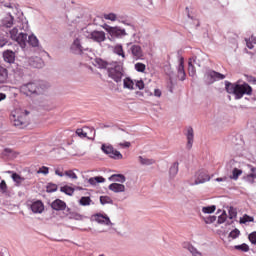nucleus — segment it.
I'll return each mask as SVG.
<instances>
[{
    "label": "nucleus",
    "instance_id": "f257e3e1",
    "mask_svg": "<svg viewBox=\"0 0 256 256\" xmlns=\"http://www.w3.org/2000/svg\"><path fill=\"white\" fill-rule=\"evenodd\" d=\"M18 19L20 22H18L16 27L10 30V37L13 41H16L22 49H25V47H27L28 34L26 32H19V29L20 31H29V22H27V18L23 16V13H21Z\"/></svg>",
    "mask_w": 256,
    "mask_h": 256
},
{
    "label": "nucleus",
    "instance_id": "f03ea898",
    "mask_svg": "<svg viewBox=\"0 0 256 256\" xmlns=\"http://www.w3.org/2000/svg\"><path fill=\"white\" fill-rule=\"evenodd\" d=\"M225 89L230 95H234L235 99H243V95H252L253 88L247 83L237 84L225 81Z\"/></svg>",
    "mask_w": 256,
    "mask_h": 256
},
{
    "label": "nucleus",
    "instance_id": "7ed1b4c3",
    "mask_svg": "<svg viewBox=\"0 0 256 256\" xmlns=\"http://www.w3.org/2000/svg\"><path fill=\"white\" fill-rule=\"evenodd\" d=\"M47 87L49 85L43 81L28 82L20 86V93H23L27 97H31V95H43Z\"/></svg>",
    "mask_w": 256,
    "mask_h": 256
},
{
    "label": "nucleus",
    "instance_id": "20e7f679",
    "mask_svg": "<svg viewBox=\"0 0 256 256\" xmlns=\"http://www.w3.org/2000/svg\"><path fill=\"white\" fill-rule=\"evenodd\" d=\"M107 71H108V77H110V79L115 81V83H121V80L125 75L122 64L113 62L112 64H110V67H108Z\"/></svg>",
    "mask_w": 256,
    "mask_h": 256
},
{
    "label": "nucleus",
    "instance_id": "39448f33",
    "mask_svg": "<svg viewBox=\"0 0 256 256\" xmlns=\"http://www.w3.org/2000/svg\"><path fill=\"white\" fill-rule=\"evenodd\" d=\"M207 181H211V176H209L206 171L200 170L195 173V175L190 179L189 183L193 186L207 183Z\"/></svg>",
    "mask_w": 256,
    "mask_h": 256
},
{
    "label": "nucleus",
    "instance_id": "423d86ee",
    "mask_svg": "<svg viewBox=\"0 0 256 256\" xmlns=\"http://www.w3.org/2000/svg\"><path fill=\"white\" fill-rule=\"evenodd\" d=\"M101 151H103L105 155H108L110 159H123V154H121V152L113 148L111 144H102Z\"/></svg>",
    "mask_w": 256,
    "mask_h": 256
},
{
    "label": "nucleus",
    "instance_id": "0eeeda50",
    "mask_svg": "<svg viewBox=\"0 0 256 256\" xmlns=\"http://www.w3.org/2000/svg\"><path fill=\"white\" fill-rule=\"evenodd\" d=\"M27 115H29V111L25 110L23 112L21 110H17L13 114L15 127H23V125H27Z\"/></svg>",
    "mask_w": 256,
    "mask_h": 256
},
{
    "label": "nucleus",
    "instance_id": "6e6552de",
    "mask_svg": "<svg viewBox=\"0 0 256 256\" xmlns=\"http://www.w3.org/2000/svg\"><path fill=\"white\" fill-rule=\"evenodd\" d=\"M205 77L208 80V83L210 85L215 83V81H223V79H225V75L224 74L216 72L215 70H208L205 73Z\"/></svg>",
    "mask_w": 256,
    "mask_h": 256
},
{
    "label": "nucleus",
    "instance_id": "1a4fd4ad",
    "mask_svg": "<svg viewBox=\"0 0 256 256\" xmlns=\"http://www.w3.org/2000/svg\"><path fill=\"white\" fill-rule=\"evenodd\" d=\"M92 221H96V223H99L100 225H113L111 222V219L107 214H101V213H96L91 216Z\"/></svg>",
    "mask_w": 256,
    "mask_h": 256
},
{
    "label": "nucleus",
    "instance_id": "9d476101",
    "mask_svg": "<svg viewBox=\"0 0 256 256\" xmlns=\"http://www.w3.org/2000/svg\"><path fill=\"white\" fill-rule=\"evenodd\" d=\"M70 51L74 53V55H83L84 51H89V48H83V45H81V39L76 38L70 47Z\"/></svg>",
    "mask_w": 256,
    "mask_h": 256
},
{
    "label": "nucleus",
    "instance_id": "9b49d317",
    "mask_svg": "<svg viewBox=\"0 0 256 256\" xmlns=\"http://www.w3.org/2000/svg\"><path fill=\"white\" fill-rule=\"evenodd\" d=\"M88 39H91L94 43L101 44L107 39V37L105 36L104 31L94 30L88 35Z\"/></svg>",
    "mask_w": 256,
    "mask_h": 256
},
{
    "label": "nucleus",
    "instance_id": "f8f14e48",
    "mask_svg": "<svg viewBox=\"0 0 256 256\" xmlns=\"http://www.w3.org/2000/svg\"><path fill=\"white\" fill-rule=\"evenodd\" d=\"M108 33L111 37H114L116 39H121V37H125L127 35L125 29H121L119 27H110L108 29Z\"/></svg>",
    "mask_w": 256,
    "mask_h": 256
},
{
    "label": "nucleus",
    "instance_id": "ddd939ff",
    "mask_svg": "<svg viewBox=\"0 0 256 256\" xmlns=\"http://www.w3.org/2000/svg\"><path fill=\"white\" fill-rule=\"evenodd\" d=\"M17 49L16 50H5L3 52V59L5 61V63H15V54L17 53L19 46H16Z\"/></svg>",
    "mask_w": 256,
    "mask_h": 256
},
{
    "label": "nucleus",
    "instance_id": "4468645a",
    "mask_svg": "<svg viewBox=\"0 0 256 256\" xmlns=\"http://www.w3.org/2000/svg\"><path fill=\"white\" fill-rule=\"evenodd\" d=\"M130 52L133 59H136V61L143 58V49L139 45H132L130 47Z\"/></svg>",
    "mask_w": 256,
    "mask_h": 256
},
{
    "label": "nucleus",
    "instance_id": "2eb2a0df",
    "mask_svg": "<svg viewBox=\"0 0 256 256\" xmlns=\"http://www.w3.org/2000/svg\"><path fill=\"white\" fill-rule=\"evenodd\" d=\"M177 71H178V79L180 81H185L187 74L185 73V60L183 59V57L179 59V65H178Z\"/></svg>",
    "mask_w": 256,
    "mask_h": 256
},
{
    "label": "nucleus",
    "instance_id": "dca6fc26",
    "mask_svg": "<svg viewBox=\"0 0 256 256\" xmlns=\"http://www.w3.org/2000/svg\"><path fill=\"white\" fill-rule=\"evenodd\" d=\"M1 25L6 29H10L12 25H15V18L11 13H7L1 20Z\"/></svg>",
    "mask_w": 256,
    "mask_h": 256
},
{
    "label": "nucleus",
    "instance_id": "f3484780",
    "mask_svg": "<svg viewBox=\"0 0 256 256\" xmlns=\"http://www.w3.org/2000/svg\"><path fill=\"white\" fill-rule=\"evenodd\" d=\"M194 65H197V57L196 56L191 57L188 61V75L190 77H195V75L197 74V70H195Z\"/></svg>",
    "mask_w": 256,
    "mask_h": 256
},
{
    "label": "nucleus",
    "instance_id": "a211bd4d",
    "mask_svg": "<svg viewBox=\"0 0 256 256\" xmlns=\"http://www.w3.org/2000/svg\"><path fill=\"white\" fill-rule=\"evenodd\" d=\"M51 207L54 211H65L67 209V203L61 199H56L51 203Z\"/></svg>",
    "mask_w": 256,
    "mask_h": 256
},
{
    "label": "nucleus",
    "instance_id": "6ab92c4d",
    "mask_svg": "<svg viewBox=\"0 0 256 256\" xmlns=\"http://www.w3.org/2000/svg\"><path fill=\"white\" fill-rule=\"evenodd\" d=\"M186 139H187L186 147H187V149H191L193 147V141L195 139V134L193 132V127H188L187 128Z\"/></svg>",
    "mask_w": 256,
    "mask_h": 256
},
{
    "label": "nucleus",
    "instance_id": "aec40b11",
    "mask_svg": "<svg viewBox=\"0 0 256 256\" xmlns=\"http://www.w3.org/2000/svg\"><path fill=\"white\" fill-rule=\"evenodd\" d=\"M108 189L113 191V193H125V185L119 183L110 184Z\"/></svg>",
    "mask_w": 256,
    "mask_h": 256
},
{
    "label": "nucleus",
    "instance_id": "412c9836",
    "mask_svg": "<svg viewBox=\"0 0 256 256\" xmlns=\"http://www.w3.org/2000/svg\"><path fill=\"white\" fill-rule=\"evenodd\" d=\"M112 63H109L101 58H96L94 60V65L95 67H98V69H109V67H111Z\"/></svg>",
    "mask_w": 256,
    "mask_h": 256
},
{
    "label": "nucleus",
    "instance_id": "4be33fe9",
    "mask_svg": "<svg viewBox=\"0 0 256 256\" xmlns=\"http://www.w3.org/2000/svg\"><path fill=\"white\" fill-rule=\"evenodd\" d=\"M31 211L33 213H41L42 211H45V206L43 205V202L38 200V201L32 203Z\"/></svg>",
    "mask_w": 256,
    "mask_h": 256
},
{
    "label": "nucleus",
    "instance_id": "5701e85b",
    "mask_svg": "<svg viewBox=\"0 0 256 256\" xmlns=\"http://www.w3.org/2000/svg\"><path fill=\"white\" fill-rule=\"evenodd\" d=\"M92 131V133H95V129L93 128H89V127H84V128H78L76 130V135H78V137H81L82 139H85L87 137V131Z\"/></svg>",
    "mask_w": 256,
    "mask_h": 256
},
{
    "label": "nucleus",
    "instance_id": "b1692460",
    "mask_svg": "<svg viewBox=\"0 0 256 256\" xmlns=\"http://www.w3.org/2000/svg\"><path fill=\"white\" fill-rule=\"evenodd\" d=\"M109 181H116L117 183H125L127 178L123 174H113L109 177Z\"/></svg>",
    "mask_w": 256,
    "mask_h": 256
},
{
    "label": "nucleus",
    "instance_id": "393cba45",
    "mask_svg": "<svg viewBox=\"0 0 256 256\" xmlns=\"http://www.w3.org/2000/svg\"><path fill=\"white\" fill-rule=\"evenodd\" d=\"M26 43H29L31 47H39V39L35 35L27 36Z\"/></svg>",
    "mask_w": 256,
    "mask_h": 256
},
{
    "label": "nucleus",
    "instance_id": "a878e982",
    "mask_svg": "<svg viewBox=\"0 0 256 256\" xmlns=\"http://www.w3.org/2000/svg\"><path fill=\"white\" fill-rule=\"evenodd\" d=\"M88 183H90V185H97V183H105V178H103V176L91 177L89 178Z\"/></svg>",
    "mask_w": 256,
    "mask_h": 256
},
{
    "label": "nucleus",
    "instance_id": "bb28decb",
    "mask_svg": "<svg viewBox=\"0 0 256 256\" xmlns=\"http://www.w3.org/2000/svg\"><path fill=\"white\" fill-rule=\"evenodd\" d=\"M170 177H175L178 173H179V162H175L172 164V166L170 167Z\"/></svg>",
    "mask_w": 256,
    "mask_h": 256
},
{
    "label": "nucleus",
    "instance_id": "cd10ccee",
    "mask_svg": "<svg viewBox=\"0 0 256 256\" xmlns=\"http://www.w3.org/2000/svg\"><path fill=\"white\" fill-rule=\"evenodd\" d=\"M252 173L245 177L247 183H255L256 181V168H251Z\"/></svg>",
    "mask_w": 256,
    "mask_h": 256
},
{
    "label": "nucleus",
    "instance_id": "c85d7f7f",
    "mask_svg": "<svg viewBox=\"0 0 256 256\" xmlns=\"http://www.w3.org/2000/svg\"><path fill=\"white\" fill-rule=\"evenodd\" d=\"M135 83L133 82V80H131V78H125L123 80V87L124 89H130L133 90Z\"/></svg>",
    "mask_w": 256,
    "mask_h": 256
},
{
    "label": "nucleus",
    "instance_id": "c756f323",
    "mask_svg": "<svg viewBox=\"0 0 256 256\" xmlns=\"http://www.w3.org/2000/svg\"><path fill=\"white\" fill-rule=\"evenodd\" d=\"M60 191H61V193H65V195H69V196H71V195H73V193H75V189L71 186H62L60 188Z\"/></svg>",
    "mask_w": 256,
    "mask_h": 256
},
{
    "label": "nucleus",
    "instance_id": "7c9ffc66",
    "mask_svg": "<svg viewBox=\"0 0 256 256\" xmlns=\"http://www.w3.org/2000/svg\"><path fill=\"white\" fill-rule=\"evenodd\" d=\"M187 250L192 256H203V254L197 250V248H194L193 245L187 244Z\"/></svg>",
    "mask_w": 256,
    "mask_h": 256
},
{
    "label": "nucleus",
    "instance_id": "2f4dec72",
    "mask_svg": "<svg viewBox=\"0 0 256 256\" xmlns=\"http://www.w3.org/2000/svg\"><path fill=\"white\" fill-rule=\"evenodd\" d=\"M8 72L6 68L0 66V83H5L7 81Z\"/></svg>",
    "mask_w": 256,
    "mask_h": 256
},
{
    "label": "nucleus",
    "instance_id": "473e14b6",
    "mask_svg": "<svg viewBox=\"0 0 256 256\" xmlns=\"http://www.w3.org/2000/svg\"><path fill=\"white\" fill-rule=\"evenodd\" d=\"M114 53L125 59V52L123 51V46L121 44H118L114 47Z\"/></svg>",
    "mask_w": 256,
    "mask_h": 256
},
{
    "label": "nucleus",
    "instance_id": "72a5a7b5",
    "mask_svg": "<svg viewBox=\"0 0 256 256\" xmlns=\"http://www.w3.org/2000/svg\"><path fill=\"white\" fill-rule=\"evenodd\" d=\"M138 159L141 165H153L155 163V160L144 158L143 156H139Z\"/></svg>",
    "mask_w": 256,
    "mask_h": 256
},
{
    "label": "nucleus",
    "instance_id": "f704fd0d",
    "mask_svg": "<svg viewBox=\"0 0 256 256\" xmlns=\"http://www.w3.org/2000/svg\"><path fill=\"white\" fill-rule=\"evenodd\" d=\"M9 43V36L7 34H0V49L5 47Z\"/></svg>",
    "mask_w": 256,
    "mask_h": 256
},
{
    "label": "nucleus",
    "instance_id": "c9c22d12",
    "mask_svg": "<svg viewBox=\"0 0 256 256\" xmlns=\"http://www.w3.org/2000/svg\"><path fill=\"white\" fill-rule=\"evenodd\" d=\"M12 179H13L14 183H16L17 185H21V183H23V181H25V178L21 177V175H19L17 173L12 174Z\"/></svg>",
    "mask_w": 256,
    "mask_h": 256
},
{
    "label": "nucleus",
    "instance_id": "e433bc0d",
    "mask_svg": "<svg viewBox=\"0 0 256 256\" xmlns=\"http://www.w3.org/2000/svg\"><path fill=\"white\" fill-rule=\"evenodd\" d=\"M79 204L83 207H87L88 205H91V198L87 196H83L79 200Z\"/></svg>",
    "mask_w": 256,
    "mask_h": 256
},
{
    "label": "nucleus",
    "instance_id": "4c0bfd02",
    "mask_svg": "<svg viewBox=\"0 0 256 256\" xmlns=\"http://www.w3.org/2000/svg\"><path fill=\"white\" fill-rule=\"evenodd\" d=\"M243 174L242 170H239L237 168H234L232 171V176H230V179H233L234 181H237L239 179L240 175Z\"/></svg>",
    "mask_w": 256,
    "mask_h": 256
},
{
    "label": "nucleus",
    "instance_id": "58836bf2",
    "mask_svg": "<svg viewBox=\"0 0 256 256\" xmlns=\"http://www.w3.org/2000/svg\"><path fill=\"white\" fill-rule=\"evenodd\" d=\"M100 203L101 205H113V199H111L109 196H100Z\"/></svg>",
    "mask_w": 256,
    "mask_h": 256
},
{
    "label": "nucleus",
    "instance_id": "ea45409f",
    "mask_svg": "<svg viewBox=\"0 0 256 256\" xmlns=\"http://www.w3.org/2000/svg\"><path fill=\"white\" fill-rule=\"evenodd\" d=\"M234 249H236L237 251H242L243 253H247V251H249V245L243 243L241 245L234 246Z\"/></svg>",
    "mask_w": 256,
    "mask_h": 256
},
{
    "label": "nucleus",
    "instance_id": "a19ab883",
    "mask_svg": "<svg viewBox=\"0 0 256 256\" xmlns=\"http://www.w3.org/2000/svg\"><path fill=\"white\" fill-rule=\"evenodd\" d=\"M215 209H217V206H215V205L205 206L202 208V212L211 214V213H215Z\"/></svg>",
    "mask_w": 256,
    "mask_h": 256
},
{
    "label": "nucleus",
    "instance_id": "79ce46f5",
    "mask_svg": "<svg viewBox=\"0 0 256 256\" xmlns=\"http://www.w3.org/2000/svg\"><path fill=\"white\" fill-rule=\"evenodd\" d=\"M104 19H106V21H117V14L111 12V13H108V14H104Z\"/></svg>",
    "mask_w": 256,
    "mask_h": 256
},
{
    "label": "nucleus",
    "instance_id": "37998d69",
    "mask_svg": "<svg viewBox=\"0 0 256 256\" xmlns=\"http://www.w3.org/2000/svg\"><path fill=\"white\" fill-rule=\"evenodd\" d=\"M57 189H58L57 184L48 183L46 186L47 193H55Z\"/></svg>",
    "mask_w": 256,
    "mask_h": 256
},
{
    "label": "nucleus",
    "instance_id": "c03bdc74",
    "mask_svg": "<svg viewBox=\"0 0 256 256\" xmlns=\"http://www.w3.org/2000/svg\"><path fill=\"white\" fill-rule=\"evenodd\" d=\"M64 176L68 177L69 179L77 180V174L73 170H66L64 171Z\"/></svg>",
    "mask_w": 256,
    "mask_h": 256
},
{
    "label": "nucleus",
    "instance_id": "a18cd8bd",
    "mask_svg": "<svg viewBox=\"0 0 256 256\" xmlns=\"http://www.w3.org/2000/svg\"><path fill=\"white\" fill-rule=\"evenodd\" d=\"M254 218L249 216V215H244L242 218H240V223L245 224V223H253Z\"/></svg>",
    "mask_w": 256,
    "mask_h": 256
},
{
    "label": "nucleus",
    "instance_id": "49530a36",
    "mask_svg": "<svg viewBox=\"0 0 256 256\" xmlns=\"http://www.w3.org/2000/svg\"><path fill=\"white\" fill-rule=\"evenodd\" d=\"M135 69L138 71V73H145L146 66L145 64L138 62L135 64Z\"/></svg>",
    "mask_w": 256,
    "mask_h": 256
},
{
    "label": "nucleus",
    "instance_id": "de8ad7c7",
    "mask_svg": "<svg viewBox=\"0 0 256 256\" xmlns=\"http://www.w3.org/2000/svg\"><path fill=\"white\" fill-rule=\"evenodd\" d=\"M239 235H241V231H239V229L235 228L234 230H232L230 233H229V237L231 239H237V237H239Z\"/></svg>",
    "mask_w": 256,
    "mask_h": 256
},
{
    "label": "nucleus",
    "instance_id": "09e8293b",
    "mask_svg": "<svg viewBox=\"0 0 256 256\" xmlns=\"http://www.w3.org/2000/svg\"><path fill=\"white\" fill-rule=\"evenodd\" d=\"M55 175H58V177H65V171L63 170V166H58L55 168Z\"/></svg>",
    "mask_w": 256,
    "mask_h": 256
},
{
    "label": "nucleus",
    "instance_id": "8fccbe9b",
    "mask_svg": "<svg viewBox=\"0 0 256 256\" xmlns=\"http://www.w3.org/2000/svg\"><path fill=\"white\" fill-rule=\"evenodd\" d=\"M228 213L229 219H235L237 217V209H235L234 207H230Z\"/></svg>",
    "mask_w": 256,
    "mask_h": 256
},
{
    "label": "nucleus",
    "instance_id": "3c124183",
    "mask_svg": "<svg viewBox=\"0 0 256 256\" xmlns=\"http://www.w3.org/2000/svg\"><path fill=\"white\" fill-rule=\"evenodd\" d=\"M116 21H118V23H123L124 25H130L129 22H127V16L117 15Z\"/></svg>",
    "mask_w": 256,
    "mask_h": 256
},
{
    "label": "nucleus",
    "instance_id": "603ef678",
    "mask_svg": "<svg viewBox=\"0 0 256 256\" xmlns=\"http://www.w3.org/2000/svg\"><path fill=\"white\" fill-rule=\"evenodd\" d=\"M215 221H217V216H208V217L204 218V222L207 225H211V223H215Z\"/></svg>",
    "mask_w": 256,
    "mask_h": 256
},
{
    "label": "nucleus",
    "instance_id": "864d4df0",
    "mask_svg": "<svg viewBox=\"0 0 256 256\" xmlns=\"http://www.w3.org/2000/svg\"><path fill=\"white\" fill-rule=\"evenodd\" d=\"M248 239L252 245H256V231L249 234Z\"/></svg>",
    "mask_w": 256,
    "mask_h": 256
},
{
    "label": "nucleus",
    "instance_id": "5fc2aeb1",
    "mask_svg": "<svg viewBox=\"0 0 256 256\" xmlns=\"http://www.w3.org/2000/svg\"><path fill=\"white\" fill-rule=\"evenodd\" d=\"M38 173H41L42 175H49V168L47 166H42L38 170Z\"/></svg>",
    "mask_w": 256,
    "mask_h": 256
},
{
    "label": "nucleus",
    "instance_id": "6e6d98bb",
    "mask_svg": "<svg viewBox=\"0 0 256 256\" xmlns=\"http://www.w3.org/2000/svg\"><path fill=\"white\" fill-rule=\"evenodd\" d=\"M0 189L2 193H7V183L5 182V180H2L0 182Z\"/></svg>",
    "mask_w": 256,
    "mask_h": 256
},
{
    "label": "nucleus",
    "instance_id": "4d7b16f0",
    "mask_svg": "<svg viewBox=\"0 0 256 256\" xmlns=\"http://www.w3.org/2000/svg\"><path fill=\"white\" fill-rule=\"evenodd\" d=\"M225 215H227V214L224 211L223 214L218 217V223L219 224L225 223V221L227 219V217H225Z\"/></svg>",
    "mask_w": 256,
    "mask_h": 256
},
{
    "label": "nucleus",
    "instance_id": "13d9d810",
    "mask_svg": "<svg viewBox=\"0 0 256 256\" xmlns=\"http://www.w3.org/2000/svg\"><path fill=\"white\" fill-rule=\"evenodd\" d=\"M136 87L139 88L140 90L145 89V83L143 82V80L136 81Z\"/></svg>",
    "mask_w": 256,
    "mask_h": 256
},
{
    "label": "nucleus",
    "instance_id": "bf43d9fd",
    "mask_svg": "<svg viewBox=\"0 0 256 256\" xmlns=\"http://www.w3.org/2000/svg\"><path fill=\"white\" fill-rule=\"evenodd\" d=\"M36 61H37V64L32 63V64H31L32 67H36L37 69H39V67H43L41 58H36Z\"/></svg>",
    "mask_w": 256,
    "mask_h": 256
},
{
    "label": "nucleus",
    "instance_id": "052dcab7",
    "mask_svg": "<svg viewBox=\"0 0 256 256\" xmlns=\"http://www.w3.org/2000/svg\"><path fill=\"white\" fill-rule=\"evenodd\" d=\"M118 147H122V149H128V147H131V142L119 143Z\"/></svg>",
    "mask_w": 256,
    "mask_h": 256
},
{
    "label": "nucleus",
    "instance_id": "680f3d73",
    "mask_svg": "<svg viewBox=\"0 0 256 256\" xmlns=\"http://www.w3.org/2000/svg\"><path fill=\"white\" fill-rule=\"evenodd\" d=\"M245 42H246V45H247L248 49H253V47H254L253 44L254 43L251 42V39L245 38Z\"/></svg>",
    "mask_w": 256,
    "mask_h": 256
},
{
    "label": "nucleus",
    "instance_id": "e2e57ef3",
    "mask_svg": "<svg viewBox=\"0 0 256 256\" xmlns=\"http://www.w3.org/2000/svg\"><path fill=\"white\" fill-rule=\"evenodd\" d=\"M73 219H75L76 221H83V215L75 213L73 215Z\"/></svg>",
    "mask_w": 256,
    "mask_h": 256
},
{
    "label": "nucleus",
    "instance_id": "0e129e2a",
    "mask_svg": "<svg viewBox=\"0 0 256 256\" xmlns=\"http://www.w3.org/2000/svg\"><path fill=\"white\" fill-rule=\"evenodd\" d=\"M161 95H163V93L161 92L160 89H155L154 90V97H161Z\"/></svg>",
    "mask_w": 256,
    "mask_h": 256
},
{
    "label": "nucleus",
    "instance_id": "69168bd1",
    "mask_svg": "<svg viewBox=\"0 0 256 256\" xmlns=\"http://www.w3.org/2000/svg\"><path fill=\"white\" fill-rule=\"evenodd\" d=\"M4 7H7L8 9H14V7H15V9L17 11V6H14V5H11V4H4Z\"/></svg>",
    "mask_w": 256,
    "mask_h": 256
},
{
    "label": "nucleus",
    "instance_id": "338daca9",
    "mask_svg": "<svg viewBox=\"0 0 256 256\" xmlns=\"http://www.w3.org/2000/svg\"><path fill=\"white\" fill-rule=\"evenodd\" d=\"M250 39V42H252L254 45H256V37L255 36H251V38H248Z\"/></svg>",
    "mask_w": 256,
    "mask_h": 256
},
{
    "label": "nucleus",
    "instance_id": "774afa93",
    "mask_svg": "<svg viewBox=\"0 0 256 256\" xmlns=\"http://www.w3.org/2000/svg\"><path fill=\"white\" fill-rule=\"evenodd\" d=\"M216 181L221 182V181H227V177L223 178H216Z\"/></svg>",
    "mask_w": 256,
    "mask_h": 256
}]
</instances>
